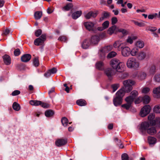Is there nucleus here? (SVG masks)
I'll use <instances>...</instances> for the list:
<instances>
[{"mask_svg":"<svg viewBox=\"0 0 160 160\" xmlns=\"http://www.w3.org/2000/svg\"><path fill=\"white\" fill-rule=\"evenodd\" d=\"M110 64L112 67L117 72H121L124 71L125 66L124 63L117 59H112Z\"/></svg>","mask_w":160,"mask_h":160,"instance_id":"1","label":"nucleus"},{"mask_svg":"<svg viewBox=\"0 0 160 160\" xmlns=\"http://www.w3.org/2000/svg\"><path fill=\"white\" fill-rule=\"evenodd\" d=\"M126 64L127 67L129 68L138 69L140 68L139 62L135 58L133 57L128 58Z\"/></svg>","mask_w":160,"mask_h":160,"instance_id":"2","label":"nucleus"},{"mask_svg":"<svg viewBox=\"0 0 160 160\" xmlns=\"http://www.w3.org/2000/svg\"><path fill=\"white\" fill-rule=\"evenodd\" d=\"M135 83L134 81L130 79L124 80L123 82L124 86L122 88L126 92H129L132 90V86Z\"/></svg>","mask_w":160,"mask_h":160,"instance_id":"3","label":"nucleus"},{"mask_svg":"<svg viewBox=\"0 0 160 160\" xmlns=\"http://www.w3.org/2000/svg\"><path fill=\"white\" fill-rule=\"evenodd\" d=\"M150 110L151 107L149 105H145L141 109L140 115L142 117H144L150 112Z\"/></svg>","mask_w":160,"mask_h":160,"instance_id":"4","label":"nucleus"},{"mask_svg":"<svg viewBox=\"0 0 160 160\" xmlns=\"http://www.w3.org/2000/svg\"><path fill=\"white\" fill-rule=\"evenodd\" d=\"M150 126V125L148 122H144L141 124L139 129L142 134H145Z\"/></svg>","mask_w":160,"mask_h":160,"instance_id":"5","label":"nucleus"},{"mask_svg":"<svg viewBox=\"0 0 160 160\" xmlns=\"http://www.w3.org/2000/svg\"><path fill=\"white\" fill-rule=\"evenodd\" d=\"M46 34H42L39 38L36 39L34 41V44L35 45L39 46L42 44L46 39Z\"/></svg>","mask_w":160,"mask_h":160,"instance_id":"6","label":"nucleus"},{"mask_svg":"<svg viewBox=\"0 0 160 160\" xmlns=\"http://www.w3.org/2000/svg\"><path fill=\"white\" fill-rule=\"evenodd\" d=\"M90 39V42L92 45H96L98 44L100 41V37L97 35L92 36Z\"/></svg>","mask_w":160,"mask_h":160,"instance_id":"7","label":"nucleus"},{"mask_svg":"<svg viewBox=\"0 0 160 160\" xmlns=\"http://www.w3.org/2000/svg\"><path fill=\"white\" fill-rule=\"evenodd\" d=\"M122 54L124 57L128 56L130 54V49L128 47H125L123 48L121 47Z\"/></svg>","mask_w":160,"mask_h":160,"instance_id":"8","label":"nucleus"},{"mask_svg":"<svg viewBox=\"0 0 160 160\" xmlns=\"http://www.w3.org/2000/svg\"><path fill=\"white\" fill-rule=\"evenodd\" d=\"M82 47L84 49H88L91 45H92L90 39H86L82 42Z\"/></svg>","mask_w":160,"mask_h":160,"instance_id":"9","label":"nucleus"},{"mask_svg":"<svg viewBox=\"0 0 160 160\" xmlns=\"http://www.w3.org/2000/svg\"><path fill=\"white\" fill-rule=\"evenodd\" d=\"M153 97L156 98H160V86L154 88L152 91Z\"/></svg>","mask_w":160,"mask_h":160,"instance_id":"10","label":"nucleus"},{"mask_svg":"<svg viewBox=\"0 0 160 160\" xmlns=\"http://www.w3.org/2000/svg\"><path fill=\"white\" fill-rule=\"evenodd\" d=\"M84 25L86 28L89 31L93 30L94 24L91 22H86L84 23Z\"/></svg>","mask_w":160,"mask_h":160,"instance_id":"11","label":"nucleus"},{"mask_svg":"<svg viewBox=\"0 0 160 160\" xmlns=\"http://www.w3.org/2000/svg\"><path fill=\"white\" fill-rule=\"evenodd\" d=\"M146 57V53L143 51L139 52L137 55V58L139 61H142L144 60Z\"/></svg>","mask_w":160,"mask_h":160,"instance_id":"12","label":"nucleus"},{"mask_svg":"<svg viewBox=\"0 0 160 160\" xmlns=\"http://www.w3.org/2000/svg\"><path fill=\"white\" fill-rule=\"evenodd\" d=\"M67 143V140L65 139H59L56 141L55 144L57 146L60 147L66 144Z\"/></svg>","mask_w":160,"mask_h":160,"instance_id":"13","label":"nucleus"},{"mask_svg":"<svg viewBox=\"0 0 160 160\" xmlns=\"http://www.w3.org/2000/svg\"><path fill=\"white\" fill-rule=\"evenodd\" d=\"M31 57V55L30 54H25L21 57V59L22 62H27L30 60Z\"/></svg>","mask_w":160,"mask_h":160,"instance_id":"14","label":"nucleus"},{"mask_svg":"<svg viewBox=\"0 0 160 160\" xmlns=\"http://www.w3.org/2000/svg\"><path fill=\"white\" fill-rule=\"evenodd\" d=\"M98 14L97 12H94L91 11L87 13L85 15V17L87 19H89L91 17L93 18L96 17Z\"/></svg>","mask_w":160,"mask_h":160,"instance_id":"15","label":"nucleus"},{"mask_svg":"<svg viewBox=\"0 0 160 160\" xmlns=\"http://www.w3.org/2000/svg\"><path fill=\"white\" fill-rule=\"evenodd\" d=\"M82 14V12L81 10L72 13V17L73 19H76L79 17Z\"/></svg>","mask_w":160,"mask_h":160,"instance_id":"16","label":"nucleus"},{"mask_svg":"<svg viewBox=\"0 0 160 160\" xmlns=\"http://www.w3.org/2000/svg\"><path fill=\"white\" fill-rule=\"evenodd\" d=\"M113 103L114 105L116 106L120 105L122 102V99L116 97L113 99Z\"/></svg>","mask_w":160,"mask_h":160,"instance_id":"17","label":"nucleus"},{"mask_svg":"<svg viewBox=\"0 0 160 160\" xmlns=\"http://www.w3.org/2000/svg\"><path fill=\"white\" fill-rule=\"evenodd\" d=\"M110 13L106 12L104 11L102 13L101 15V17L100 18V21H102L104 19L108 18L110 17Z\"/></svg>","mask_w":160,"mask_h":160,"instance_id":"18","label":"nucleus"},{"mask_svg":"<svg viewBox=\"0 0 160 160\" xmlns=\"http://www.w3.org/2000/svg\"><path fill=\"white\" fill-rule=\"evenodd\" d=\"M126 92L122 88L118 90L116 93V97L120 98L122 99L125 93Z\"/></svg>","mask_w":160,"mask_h":160,"instance_id":"19","label":"nucleus"},{"mask_svg":"<svg viewBox=\"0 0 160 160\" xmlns=\"http://www.w3.org/2000/svg\"><path fill=\"white\" fill-rule=\"evenodd\" d=\"M3 61L4 63L7 65H8L10 64L11 63V60L10 57L7 55H4L3 57Z\"/></svg>","mask_w":160,"mask_h":160,"instance_id":"20","label":"nucleus"},{"mask_svg":"<svg viewBox=\"0 0 160 160\" xmlns=\"http://www.w3.org/2000/svg\"><path fill=\"white\" fill-rule=\"evenodd\" d=\"M147 132L151 135H153L156 134L157 132L156 128L154 127H151L150 126L148 129L147 131Z\"/></svg>","mask_w":160,"mask_h":160,"instance_id":"21","label":"nucleus"},{"mask_svg":"<svg viewBox=\"0 0 160 160\" xmlns=\"http://www.w3.org/2000/svg\"><path fill=\"white\" fill-rule=\"evenodd\" d=\"M147 74L146 72H140L138 75V79L140 80H143L146 78Z\"/></svg>","mask_w":160,"mask_h":160,"instance_id":"22","label":"nucleus"},{"mask_svg":"<svg viewBox=\"0 0 160 160\" xmlns=\"http://www.w3.org/2000/svg\"><path fill=\"white\" fill-rule=\"evenodd\" d=\"M96 68L100 70H102L104 69V64L102 62L99 61L96 64Z\"/></svg>","mask_w":160,"mask_h":160,"instance_id":"23","label":"nucleus"},{"mask_svg":"<svg viewBox=\"0 0 160 160\" xmlns=\"http://www.w3.org/2000/svg\"><path fill=\"white\" fill-rule=\"evenodd\" d=\"M105 73L108 78L111 80L112 76V69L110 68H108L105 70Z\"/></svg>","mask_w":160,"mask_h":160,"instance_id":"24","label":"nucleus"},{"mask_svg":"<svg viewBox=\"0 0 160 160\" xmlns=\"http://www.w3.org/2000/svg\"><path fill=\"white\" fill-rule=\"evenodd\" d=\"M76 103L78 105L80 106H85L87 104L86 101L82 99H80L77 100Z\"/></svg>","mask_w":160,"mask_h":160,"instance_id":"25","label":"nucleus"},{"mask_svg":"<svg viewBox=\"0 0 160 160\" xmlns=\"http://www.w3.org/2000/svg\"><path fill=\"white\" fill-rule=\"evenodd\" d=\"M148 141L150 145H153L156 142L157 140L155 138L150 136L148 137Z\"/></svg>","mask_w":160,"mask_h":160,"instance_id":"26","label":"nucleus"},{"mask_svg":"<svg viewBox=\"0 0 160 160\" xmlns=\"http://www.w3.org/2000/svg\"><path fill=\"white\" fill-rule=\"evenodd\" d=\"M135 46L139 48H142L144 46V43L142 41H137L135 43Z\"/></svg>","mask_w":160,"mask_h":160,"instance_id":"27","label":"nucleus"},{"mask_svg":"<svg viewBox=\"0 0 160 160\" xmlns=\"http://www.w3.org/2000/svg\"><path fill=\"white\" fill-rule=\"evenodd\" d=\"M112 48V45H109L104 47L102 50V51L104 53H108L109 51L111 50Z\"/></svg>","mask_w":160,"mask_h":160,"instance_id":"28","label":"nucleus"},{"mask_svg":"<svg viewBox=\"0 0 160 160\" xmlns=\"http://www.w3.org/2000/svg\"><path fill=\"white\" fill-rule=\"evenodd\" d=\"M29 103L32 105L38 106L42 103V102L38 100H31L30 101Z\"/></svg>","mask_w":160,"mask_h":160,"instance_id":"29","label":"nucleus"},{"mask_svg":"<svg viewBox=\"0 0 160 160\" xmlns=\"http://www.w3.org/2000/svg\"><path fill=\"white\" fill-rule=\"evenodd\" d=\"M73 7V5L72 3H69L64 7L62 9L64 11H68L72 9Z\"/></svg>","mask_w":160,"mask_h":160,"instance_id":"30","label":"nucleus"},{"mask_svg":"<svg viewBox=\"0 0 160 160\" xmlns=\"http://www.w3.org/2000/svg\"><path fill=\"white\" fill-rule=\"evenodd\" d=\"M54 114L53 111L51 110L46 111L45 113V116L47 117H50L53 116Z\"/></svg>","mask_w":160,"mask_h":160,"instance_id":"31","label":"nucleus"},{"mask_svg":"<svg viewBox=\"0 0 160 160\" xmlns=\"http://www.w3.org/2000/svg\"><path fill=\"white\" fill-rule=\"evenodd\" d=\"M42 15V12L40 11H37L35 12L34 14V18L36 20L39 19Z\"/></svg>","mask_w":160,"mask_h":160,"instance_id":"32","label":"nucleus"},{"mask_svg":"<svg viewBox=\"0 0 160 160\" xmlns=\"http://www.w3.org/2000/svg\"><path fill=\"white\" fill-rule=\"evenodd\" d=\"M138 51V49L137 48H134L131 50H130V54L132 56H135L137 54V55Z\"/></svg>","mask_w":160,"mask_h":160,"instance_id":"33","label":"nucleus"},{"mask_svg":"<svg viewBox=\"0 0 160 160\" xmlns=\"http://www.w3.org/2000/svg\"><path fill=\"white\" fill-rule=\"evenodd\" d=\"M134 100V99L133 98H132L131 96H130L127 97L125 99L126 102L131 105L133 102Z\"/></svg>","mask_w":160,"mask_h":160,"instance_id":"34","label":"nucleus"},{"mask_svg":"<svg viewBox=\"0 0 160 160\" xmlns=\"http://www.w3.org/2000/svg\"><path fill=\"white\" fill-rule=\"evenodd\" d=\"M156 72V68L154 65L152 66L150 68L149 73L150 74L153 75Z\"/></svg>","mask_w":160,"mask_h":160,"instance_id":"35","label":"nucleus"},{"mask_svg":"<svg viewBox=\"0 0 160 160\" xmlns=\"http://www.w3.org/2000/svg\"><path fill=\"white\" fill-rule=\"evenodd\" d=\"M12 108L13 109L16 111H18L20 109V106L19 104L16 102L13 103Z\"/></svg>","mask_w":160,"mask_h":160,"instance_id":"36","label":"nucleus"},{"mask_svg":"<svg viewBox=\"0 0 160 160\" xmlns=\"http://www.w3.org/2000/svg\"><path fill=\"white\" fill-rule=\"evenodd\" d=\"M153 80L156 82L160 83V74H156L153 77Z\"/></svg>","mask_w":160,"mask_h":160,"instance_id":"37","label":"nucleus"},{"mask_svg":"<svg viewBox=\"0 0 160 160\" xmlns=\"http://www.w3.org/2000/svg\"><path fill=\"white\" fill-rule=\"evenodd\" d=\"M68 120L65 117H63L62 118L61 120V122L62 125L64 126H67L68 123Z\"/></svg>","mask_w":160,"mask_h":160,"instance_id":"38","label":"nucleus"},{"mask_svg":"<svg viewBox=\"0 0 160 160\" xmlns=\"http://www.w3.org/2000/svg\"><path fill=\"white\" fill-rule=\"evenodd\" d=\"M155 118V115L153 114H150L149 115L148 117V119L150 121V123L152 124V123L154 122V121H155V120H153V119Z\"/></svg>","mask_w":160,"mask_h":160,"instance_id":"39","label":"nucleus"},{"mask_svg":"<svg viewBox=\"0 0 160 160\" xmlns=\"http://www.w3.org/2000/svg\"><path fill=\"white\" fill-rule=\"evenodd\" d=\"M143 102L144 104L148 103L150 100V97L148 96H145L142 98Z\"/></svg>","mask_w":160,"mask_h":160,"instance_id":"40","label":"nucleus"},{"mask_svg":"<svg viewBox=\"0 0 160 160\" xmlns=\"http://www.w3.org/2000/svg\"><path fill=\"white\" fill-rule=\"evenodd\" d=\"M121 107L122 108L125 109L127 110H128L130 109L132 107V105L128 103H126L124 104H122L121 105Z\"/></svg>","mask_w":160,"mask_h":160,"instance_id":"41","label":"nucleus"},{"mask_svg":"<svg viewBox=\"0 0 160 160\" xmlns=\"http://www.w3.org/2000/svg\"><path fill=\"white\" fill-rule=\"evenodd\" d=\"M116 28V26L115 25L110 28L108 31V33L110 35H112L114 32Z\"/></svg>","mask_w":160,"mask_h":160,"instance_id":"42","label":"nucleus"},{"mask_svg":"<svg viewBox=\"0 0 160 160\" xmlns=\"http://www.w3.org/2000/svg\"><path fill=\"white\" fill-rule=\"evenodd\" d=\"M122 43L120 41H116L113 44V46L114 48H119L121 45Z\"/></svg>","mask_w":160,"mask_h":160,"instance_id":"43","label":"nucleus"},{"mask_svg":"<svg viewBox=\"0 0 160 160\" xmlns=\"http://www.w3.org/2000/svg\"><path fill=\"white\" fill-rule=\"evenodd\" d=\"M153 111L156 113H160V105L155 106L153 108Z\"/></svg>","mask_w":160,"mask_h":160,"instance_id":"44","label":"nucleus"},{"mask_svg":"<svg viewBox=\"0 0 160 160\" xmlns=\"http://www.w3.org/2000/svg\"><path fill=\"white\" fill-rule=\"evenodd\" d=\"M138 94V92L136 90H134L132 91L131 93V95L130 96H131L132 98H133L134 99L135 98Z\"/></svg>","mask_w":160,"mask_h":160,"instance_id":"45","label":"nucleus"},{"mask_svg":"<svg viewBox=\"0 0 160 160\" xmlns=\"http://www.w3.org/2000/svg\"><path fill=\"white\" fill-rule=\"evenodd\" d=\"M117 55V53L113 51H112L109 52L107 58H112L115 57Z\"/></svg>","mask_w":160,"mask_h":160,"instance_id":"46","label":"nucleus"},{"mask_svg":"<svg viewBox=\"0 0 160 160\" xmlns=\"http://www.w3.org/2000/svg\"><path fill=\"white\" fill-rule=\"evenodd\" d=\"M58 40L62 42H65L67 40V38L65 36H61L58 38Z\"/></svg>","mask_w":160,"mask_h":160,"instance_id":"47","label":"nucleus"},{"mask_svg":"<svg viewBox=\"0 0 160 160\" xmlns=\"http://www.w3.org/2000/svg\"><path fill=\"white\" fill-rule=\"evenodd\" d=\"M111 87L113 89V92H115L119 87V84H115L112 85Z\"/></svg>","mask_w":160,"mask_h":160,"instance_id":"48","label":"nucleus"},{"mask_svg":"<svg viewBox=\"0 0 160 160\" xmlns=\"http://www.w3.org/2000/svg\"><path fill=\"white\" fill-rule=\"evenodd\" d=\"M135 39V38H134V37L132 38L131 37L129 36L126 40L127 42L130 44H132L133 42V39Z\"/></svg>","mask_w":160,"mask_h":160,"instance_id":"49","label":"nucleus"},{"mask_svg":"<svg viewBox=\"0 0 160 160\" xmlns=\"http://www.w3.org/2000/svg\"><path fill=\"white\" fill-rule=\"evenodd\" d=\"M158 16L157 13H155L152 14H149L148 16V18L149 19H152L154 18H156Z\"/></svg>","mask_w":160,"mask_h":160,"instance_id":"50","label":"nucleus"},{"mask_svg":"<svg viewBox=\"0 0 160 160\" xmlns=\"http://www.w3.org/2000/svg\"><path fill=\"white\" fill-rule=\"evenodd\" d=\"M34 65L35 67H38L39 64V61L38 58H35L33 61Z\"/></svg>","mask_w":160,"mask_h":160,"instance_id":"51","label":"nucleus"},{"mask_svg":"<svg viewBox=\"0 0 160 160\" xmlns=\"http://www.w3.org/2000/svg\"><path fill=\"white\" fill-rule=\"evenodd\" d=\"M109 25V22L108 21H105L102 24V26L105 29L107 28L108 27Z\"/></svg>","mask_w":160,"mask_h":160,"instance_id":"52","label":"nucleus"},{"mask_svg":"<svg viewBox=\"0 0 160 160\" xmlns=\"http://www.w3.org/2000/svg\"><path fill=\"white\" fill-rule=\"evenodd\" d=\"M150 91V88L148 87L143 88L142 91V93L146 94L148 93Z\"/></svg>","mask_w":160,"mask_h":160,"instance_id":"53","label":"nucleus"},{"mask_svg":"<svg viewBox=\"0 0 160 160\" xmlns=\"http://www.w3.org/2000/svg\"><path fill=\"white\" fill-rule=\"evenodd\" d=\"M122 160H128L129 157L128 155L126 153H124L122 155Z\"/></svg>","mask_w":160,"mask_h":160,"instance_id":"54","label":"nucleus"},{"mask_svg":"<svg viewBox=\"0 0 160 160\" xmlns=\"http://www.w3.org/2000/svg\"><path fill=\"white\" fill-rule=\"evenodd\" d=\"M156 124L160 125V118H157L155 119V121H154V122L152 123V125H154Z\"/></svg>","mask_w":160,"mask_h":160,"instance_id":"55","label":"nucleus"},{"mask_svg":"<svg viewBox=\"0 0 160 160\" xmlns=\"http://www.w3.org/2000/svg\"><path fill=\"white\" fill-rule=\"evenodd\" d=\"M42 33V30L41 29H38L35 32V35L36 37H38Z\"/></svg>","mask_w":160,"mask_h":160,"instance_id":"56","label":"nucleus"},{"mask_svg":"<svg viewBox=\"0 0 160 160\" xmlns=\"http://www.w3.org/2000/svg\"><path fill=\"white\" fill-rule=\"evenodd\" d=\"M21 53L20 50L19 48H17L14 52V55L15 56H18Z\"/></svg>","mask_w":160,"mask_h":160,"instance_id":"57","label":"nucleus"},{"mask_svg":"<svg viewBox=\"0 0 160 160\" xmlns=\"http://www.w3.org/2000/svg\"><path fill=\"white\" fill-rule=\"evenodd\" d=\"M157 29V28L155 27H148L147 28V30L153 32L156 31Z\"/></svg>","mask_w":160,"mask_h":160,"instance_id":"58","label":"nucleus"},{"mask_svg":"<svg viewBox=\"0 0 160 160\" xmlns=\"http://www.w3.org/2000/svg\"><path fill=\"white\" fill-rule=\"evenodd\" d=\"M20 93V92L18 90H16L13 91L11 95L12 96H15L19 94Z\"/></svg>","mask_w":160,"mask_h":160,"instance_id":"59","label":"nucleus"},{"mask_svg":"<svg viewBox=\"0 0 160 160\" xmlns=\"http://www.w3.org/2000/svg\"><path fill=\"white\" fill-rule=\"evenodd\" d=\"M42 107L44 108H49V105L48 104L42 102V103L40 105Z\"/></svg>","mask_w":160,"mask_h":160,"instance_id":"60","label":"nucleus"},{"mask_svg":"<svg viewBox=\"0 0 160 160\" xmlns=\"http://www.w3.org/2000/svg\"><path fill=\"white\" fill-rule=\"evenodd\" d=\"M111 21L112 24L114 25L117 22L118 19L117 18L114 17L112 18Z\"/></svg>","mask_w":160,"mask_h":160,"instance_id":"61","label":"nucleus"},{"mask_svg":"<svg viewBox=\"0 0 160 160\" xmlns=\"http://www.w3.org/2000/svg\"><path fill=\"white\" fill-rule=\"evenodd\" d=\"M134 24L139 27H143L145 26V24L142 22H135Z\"/></svg>","mask_w":160,"mask_h":160,"instance_id":"62","label":"nucleus"},{"mask_svg":"<svg viewBox=\"0 0 160 160\" xmlns=\"http://www.w3.org/2000/svg\"><path fill=\"white\" fill-rule=\"evenodd\" d=\"M51 74H54L56 73L57 72V69L55 68H53L49 70Z\"/></svg>","mask_w":160,"mask_h":160,"instance_id":"63","label":"nucleus"},{"mask_svg":"<svg viewBox=\"0 0 160 160\" xmlns=\"http://www.w3.org/2000/svg\"><path fill=\"white\" fill-rule=\"evenodd\" d=\"M142 99L141 97H139L135 101V104H137L139 103L141 101Z\"/></svg>","mask_w":160,"mask_h":160,"instance_id":"64","label":"nucleus"}]
</instances>
